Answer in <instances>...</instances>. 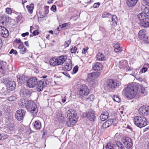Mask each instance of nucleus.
Returning a JSON list of instances; mask_svg holds the SVG:
<instances>
[{"mask_svg":"<svg viewBox=\"0 0 149 149\" xmlns=\"http://www.w3.org/2000/svg\"><path fill=\"white\" fill-rule=\"evenodd\" d=\"M139 85V84L138 83L128 84L127 87L124 90L126 97L130 99L134 97L137 93Z\"/></svg>","mask_w":149,"mask_h":149,"instance_id":"obj_1","label":"nucleus"},{"mask_svg":"<svg viewBox=\"0 0 149 149\" xmlns=\"http://www.w3.org/2000/svg\"><path fill=\"white\" fill-rule=\"evenodd\" d=\"M78 97L83 99L85 96H87L89 93V90L87 86L84 84L79 85L77 88Z\"/></svg>","mask_w":149,"mask_h":149,"instance_id":"obj_2","label":"nucleus"},{"mask_svg":"<svg viewBox=\"0 0 149 149\" xmlns=\"http://www.w3.org/2000/svg\"><path fill=\"white\" fill-rule=\"evenodd\" d=\"M147 122L146 118L143 116H136L134 117L133 119L134 124L140 128L146 126L147 124Z\"/></svg>","mask_w":149,"mask_h":149,"instance_id":"obj_3","label":"nucleus"},{"mask_svg":"<svg viewBox=\"0 0 149 149\" xmlns=\"http://www.w3.org/2000/svg\"><path fill=\"white\" fill-rule=\"evenodd\" d=\"M106 84V88L108 92L112 91L118 87L117 81L111 79L107 82Z\"/></svg>","mask_w":149,"mask_h":149,"instance_id":"obj_4","label":"nucleus"},{"mask_svg":"<svg viewBox=\"0 0 149 149\" xmlns=\"http://www.w3.org/2000/svg\"><path fill=\"white\" fill-rule=\"evenodd\" d=\"M37 81L38 79L36 77H31L27 81L26 86L29 88H33L37 85Z\"/></svg>","mask_w":149,"mask_h":149,"instance_id":"obj_5","label":"nucleus"},{"mask_svg":"<svg viewBox=\"0 0 149 149\" xmlns=\"http://www.w3.org/2000/svg\"><path fill=\"white\" fill-rule=\"evenodd\" d=\"M138 111L140 115L143 116L149 115V106L143 105L139 109Z\"/></svg>","mask_w":149,"mask_h":149,"instance_id":"obj_6","label":"nucleus"},{"mask_svg":"<svg viewBox=\"0 0 149 149\" xmlns=\"http://www.w3.org/2000/svg\"><path fill=\"white\" fill-rule=\"evenodd\" d=\"M122 142L127 148H130L132 145V140L128 137H124L122 139Z\"/></svg>","mask_w":149,"mask_h":149,"instance_id":"obj_7","label":"nucleus"},{"mask_svg":"<svg viewBox=\"0 0 149 149\" xmlns=\"http://www.w3.org/2000/svg\"><path fill=\"white\" fill-rule=\"evenodd\" d=\"M47 85V83L44 80L42 79L39 81H37V89L38 91L40 92L41 91L44 87Z\"/></svg>","mask_w":149,"mask_h":149,"instance_id":"obj_8","label":"nucleus"},{"mask_svg":"<svg viewBox=\"0 0 149 149\" xmlns=\"http://www.w3.org/2000/svg\"><path fill=\"white\" fill-rule=\"evenodd\" d=\"M86 116L90 120L94 121L96 119L95 111L90 110L86 113Z\"/></svg>","mask_w":149,"mask_h":149,"instance_id":"obj_9","label":"nucleus"},{"mask_svg":"<svg viewBox=\"0 0 149 149\" xmlns=\"http://www.w3.org/2000/svg\"><path fill=\"white\" fill-rule=\"evenodd\" d=\"M119 66L120 68L123 70H126L127 71L130 70L128 67V63L126 60H122L119 63Z\"/></svg>","mask_w":149,"mask_h":149,"instance_id":"obj_10","label":"nucleus"},{"mask_svg":"<svg viewBox=\"0 0 149 149\" xmlns=\"http://www.w3.org/2000/svg\"><path fill=\"white\" fill-rule=\"evenodd\" d=\"M25 111L23 109H19L17 111L15 116L16 119L19 121H20L23 118L24 116Z\"/></svg>","mask_w":149,"mask_h":149,"instance_id":"obj_11","label":"nucleus"},{"mask_svg":"<svg viewBox=\"0 0 149 149\" xmlns=\"http://www.w3.org/2000/svg\"><path fill=\"white\" fill-rule=\"evenodd\" d=\"M0 34L1 36L4 38H6L9 35L8 30L4 27L0 26Z\"/></svg>","mask_w":149,"mask_h":149,"instance_id":"obj_12","label":"nucleus"},{"mask_svg":"<svg viewBox=\"0 0 149 149\" xmlns=\"http://www.w3.org/2000/svg\"><path fill=\"white\" fill-rule=\"evenodd\" d=\"M146 31L144 29L140 30L138 33V37L140 39L145 41H147L148 37L146 35Z\"/></svg>","mask_w":149,"mask_h":149,"instance_id":"obj_13","label":"nucleus"},{"mask_svg":"<svg viewBox=\"0 0 149 149\" xmlns=\"http://www.w3.org/2000/svg\"><path fill=\"white\" fill-rule=\"evenodd\" d=\"M67 56L65 55H62L56 58L57 60V63L58 65H60L62 64L65 62L67 59Z\"/></svg>","mask_w":149,"mask_h":149,"instance_id":"obj_14","label":"nucleus"},{"mask_svg":"<svg viewBox=\"0 0 149 149\" xmlns=\"http://www.w3.org/2000/svg\"><path fill=\"white\" fill-rule=\"evenodd\" d=\"M7 89L9 90L13 91L15 89L16 87V83L13 81H10L7 84Z\"/></svg>","mask_w":149,"mask_h":149,"instance_id":"obj_15","label":"nucleus"},{"mask_svg":"<svg viewBox=\"0 0 149 149\" xmlns=\"http://www.w3.org/2000/svg\"><path fill=\"white\" fill-rule=\"evenodd\" d=\"M113 122H114L113 119H109L103 124L102 127L103 129L106 128L111 125Z\"/></svg>","mask_w":149,"mask_h":149,"instance_id":"obj_16","label":"nucleus"},{"mask_svg":"<svg viewBox=\"0 0 149 149\" xmlns=\"http://www.w3.org/2000/svg\"><path fill=\"white\" fill-rule=\"evenodd\" d=\"M100 74V72H93L88 74V78L93 79L98 77Z\"/></svg>","mask_w":149,"mask_h":149,"instance_id":"obj_17","label":"nucleus"},{"mask_svg":"<svg viewBox=\"0 0 149 149\" xmlns=\"http://www.w3.org/2000/svg\"><path fill=\"white\" fill-rule=\"evenodd\" d=\"M72 65L71 61L70 59L68 60V63H67L64 67L63 68V70L65 71H69L72 68Z\"/></svg>","mask_w":149,"mask_h":149,"instance_id":"obj_18","label":"nucleus"},{"mask_svg":"<svg viewBox=\"0 0 149 149\" xmlns=\"http://www.w3.org/2000/svg\"><path fill=\"white\" fill-rule=\"evenodd\" d=\"M27 111L30 113L33 117L36 116L38 111V109L36 105L32 107L31 109H29Z\"/></svg>","mask_w":149,"mask_h":149,"instance_id":"obj_19","label":"nucleus"},{"mask_svg":"<svg viewBox=\"0 0 149 149\" xmlns=\"http://www.w3.org/2000/svg\"><path fill=\"white\" fill-rule=\"evenodd\" d=\"M6 65V62L0 61V72L2 74L5 73V66Z\"/></svg>","mask_w":149,"mask_h":149,"instance_id":"obj_20","label":"nucleus"},{"mask_svg":"<svg viewBox=\"0 0 149 149\" xmlns=\"http://www.w3.org/2000/svg\"><path fill=\"white\" fill-rule=\"evenodd\" d=\"M102 64L98 62L95 63L93 67V70L97 71H100L102 70Z\"/></svg>","mask_w":149,"mask_h":149,"instance_id":"obj_21","label":"nucleus"},{"mask_svg":"<svg viewBox=\"0 0 149 149\" xmlns=\"http://www.w3.org/2000/svg\"><path fill=\"white\" fill-rule=\"evenodd\" d=\"M141 22H139L140 26L144 28L149 27V19H148Z\"/></svg>","mask_w":149,"mask_h":149,"instance_id":"obj_22","label":"nucleus"},{"mask_svg":"<svg viewBox=\"0 0 149 149\" xmlns=\"http://www.w3.org/2000/svg\"><path fill=\"white\" fill-rule=\"evenodd\" d=\"M26 78L25 76L22 75H18L17 77V81L19 84H22L26 81Z\"/></svg>","mask_w":149,"mask_h":149,"instance_id":"obj_23","label":"nucleus"},{"mask_svg":"<svg viewBox=\"0 0 149 149\" xmlns=\"http://www.w3.org/2000/svg\"><path fill=\"white\" fill-rule=\"evenodd\" d=\"M29 101L23 99H20L18 103L19 105L21 107L26 108Z\"/></svg>","mask_w":149,"mask_h":149,"instance_id":"obj_24","label":"nucleus"},{"mask_svg":"<svg viewBox=\"0 0 149 149\" xmlns=\"http://www.w3.org/2000/svg\"><path fill=\"white\" fill-rule=\"evenodd\" d=\"M109 115L108 112L107 111H103L100 117L101 120L102 121L105 120L108 118Z\"/></svg>","mask_w":149,"mask_h":149,"instance_id":"obj_25","label":"nucleus"},{"mask_svg":"<svg viewBox=\"0 0 149 149\" xmlns=\"http://www.w3.org/2000/svg\"><path fill=\"white\" fill-rule=\"evenodd\" d=\"M19 93L21 95H22L24 96H30V95L29 91L25 88L21 89L20 90Z\"/></svg>","mask_w":149,"mask_h":149,"instance_id":"obj_26","label":"nucleus"},{"mask_svg":"<svg viewBox=\"0 0 149 149\" xmlns=\"http://www.w3.org/2000/svg\"><path fill=\"white\" fill-rule=\"evenodd\" d=\"M76 123V121L74 119L70 118L67 121V125L68 127H72Z\"/></svg>","mask_w":149,"mask_h":149,"instance_id":"obj_27","label":"nucleus"},{"mask_svg":"<svg viewBox=\"0 0 149 149\" xmlns=\"http://www.w3.org/2000/svg\"><path fill=\"white\" fill-rule=\"evenodd\" d=\"M123 145L120 142L117 141L114 143V149H124Z\"/></svg>","mask_w":149,"mask_h":149,"instance_id":"obj_28","label":"nucleus"},{"mask_svg":"<svg viewBox=\"0 0 149 149\" xmlns=\"http://www.w3.org/2000/svg\"><path fill=\"white\" fill-rule=\"evenodd\" d=\"M9 21V17L5 15L0 17V22L2 24L8 23Z\"/></svg>","mask_w":149,"mask_h":149,"instance_id":"obj_29","label":"nucleus"},{"mask_svg":"<svg viewBox=\"0 0 149 149\" xmlns=\"http://www.w3.org/2000/svg\"><path fill=\"white\" fill-rule=\"evenodd\" d=\"M138 0H127L126 3L128 6H134Z\"/></svg>","mask_w":149,"mask_h":149,"instance_id":"obj_30","label":"nucleus"},{"mask_svg":"<svg viewBox=\"0 0 149 149\" xmlns=\"http://www.w3.org/2000/svg\"><path fill=\"white\" fill-rule=\"evenodd\" d=\"M36 105V103L33 101L29 100L27 103V106H26V109L27 110L30 109H31L32 107Z\"/></svg>","mask_w":149,"mask_h":149,"instance_id":"obj_31","label":"nucleus"},{"mask_svg":"<svg viewBox=\"0 0 149 149\" xmlns=\"http://www.w3.org/2000/svg\"><path fill=\"white\" fill-rule=\"evenodd\" d=\"M33 126L37 130H40L41 127V123L40 122L37 120L35 121L33 123Z\"/></svg>","mask_w":149,"mask_h":149,"instance_id":"obj_32","label":"nucleus"},{"mask_svg":"<svg viewBox=\"0 0 149 149\" xmlns=\"http://www.w3.org/2000/svg\"><path fill=\"white\" fill-rule=\"evenodd\" d=\"M57 62V60L56 58L53 57L51 58L50 60V64L53 66L58 65Z\"/></svg>","mask_w":149,"mask_h":149,"instance_id":"obj_33","label":"nucleus"},{"mask_svg":"<svg viewBox=\"0 0 149 149\" xmlns=\"http://www.w3.org/2000/svg\"><path fill=\"white\" fill-rule=\"evenodd\" d=\"M137 17L139 19L140 22H142V21L145 20V19H148L146 18L145 13H139L137 15Z\"/></svg>","mask_w":149,"mask_h":149,"instance_id":"obj_34","label":"nucleus"},{"mask_svg":"<svg viewBox=\"0 0 149 149\" xmlns=\"http://www.w3.org/2000/svg\"><path fill=\"white\" fill-rule=\"evenodd\" d=\"M112 21L111 24L115 26L117 24L118 19L117 16L115 15H113L111 17Z\"/></svg>","mask_w":149,"mask_h":149,"instance_id":"obj_35","label":"nucleus"},{"mask_svg":"<svg viewBox=\"0 0 149 149\" xmlns=\"http://www.w3.org/2000/svg\"><path fill=\"white\" fill-rule=\"evenodd\" d=\"M67 117H68L69 118L74 119V118L76 117V114H74V112L73 111L68 110L67 111Z\"/></svg>","mask_w":149,"mask_h":149,"instance_id":"obj_36","label":"nucleus"},{"mask_svg":"<svg viewBox=\"0 0 149 149\" xmlns=\"http://www.w3.org/2000/svg\"><path fill=\"white\" fill-rule=\"evenodd\" d=\"M26 8L28 9V11L30 13H32L34 8V4L31 3L29 5H27Z\"/></svg>","mask_w":149,"mask_h":149,"instance_id":"obj_37","label":"nucleus"},{"mask_svg":"<svg viewBox=\"0 0 149 149\" xmlns=\"http://www.w3.org/2000/svg\"><path fill=\"white\" fill-rule=\"evenodd\" d=\"M96 58L99 61H103L105 60V57L104 55L102 53H99L96 56Z\"/></svg>","mask_w":149,"mask_h":149,"instance_id":"obj_38","label":"nucleus"},{"mask_svg":"<svg viewBox=\"0 0 149 149\" xmlns=\"http://www.w3.org/2000/svg\"><path fill=\"white\" fill-rule=\"evenodd\" d=\"M119 45V43H117L115 46L114 51L116 52H120L122 50V48L120 47Z\"/></svg>","mask_w":149,"mask_h":149,"instance_id":"obj_39","label":"nucleus"},{"mask_svg":"<svg viewBox=\"0 0 149 149\" xmlns=\"http://www.w3.org/2000/svg\"><path fill=\"white\" fill-rule=\"evenodd\" d=\"M111 15L108 12H104L102 15L103 18H111Z\"/></svg>","mask_w":149,"mask_h":149,"instance_id":"obj_40","label":"nucleus"},{"mask_svg":"<svg viewBox=\"0 0 149 149\" xmlns=\"http://www.w3.org/2000/svg\"><path fill=\"white\" fill-rule=\"evenodd\" d=\"M105 148L106 149H114V143H108L106 146Z\"/></svg>","mask_w":149,"mask_h":149,"instance_id":"obj_41","label":"nucleus"},{"mask_svg":"<svg viewBox=\"0 0 149 149\" xmlns=\"http://www.w3.org/2000/svg\"><path fill=\"white\" fill-rule=\"evenodd\" d=\"M15 125L13 122L10 123L8 126V129L10 131L13 130L15 129Z\"/></svg>","mask_w":149,"mask_h":149,"instance_id":"obj_42","label":"nucleus"},{"mask_svg":"<svg viewBox=\"0 0 149 149\" xmlns=\"http://www.w3.org/2000/svg\"><path fill=\"white\" fill-rule=\"evenodd\" d=\"M142 11L145 13V14H148L149 15V9L146 7H143L141 8Z\"/></svg>","mask_w":149,"mask_h":149,"instance_id":"obj_43","label":"nucleus"},{"mask_svg":"<svg viewBox=\"0 0 149 149\" xmlns=\"http://www.w3.org/2000/svg\"><path fill=\"white\" fill-rule=\"evenodd\" d=\"M113 100L115 102H118L120 101V99L118 95H114L113 98Z\"/></svg>","mask_w":149,"mask_h":149,"instance_id":"obj_44","label":"nucleus"},{"mask_svg":"<svg viewBox=\"0 0 149 149\" xmlns=\"http://www.w3.org/2000/svg\"><path fill=\"white\" fill-rule=\"evenodd\" d=\"M1 140H5L8 138V136L7 134H1Z\"/></svg>","mask_w":149,"mask_h":149,"instance_id":"obj_45","label":"nucleus"},{"mask_svg":"<svg viewBox=\"0 0 149 149\" xmlns=\"http://www.w3.org/2000/svg\"><path fill=\"white\" fill-rule=\"evenodd\" d=\"M6 12L8 14H11L12 13L11 9L9 8H6Z\"/></svg>","mask_w":149,"mask_h":149,"instance_id":"obj_46","label":"nucleus"},{"mask_svg":"<svg viewBox=\"0 0 149 149\" xmlns=\"http://www.w3.org/2000/svg\"><path fill=\"white\" fill-rule=\"evenodd\" d=\"M94 99V96L93 95H91L90 96L86 99V100L91 101H93Z\"/></svg>","mask_w":149,"mask_h":149,"instance_id":"obj_47","label":"nucleus"},{"mask_svg":"<svg viewBox=\"0 0 149 149\" xmlns=\"http://www.w3.org/2000/svg\"><path fill=\"white\" fill-rule=\"evenodd\" d=\"M77 48L75 46L72 47L71 49V52L72 53H75L77 51Z\"/></svg>","mask_w":149,"mask_h":149,"instance_id":"obj_48","label":"nucleus"},{"mask_svg":"<svg viewBox=\"0 0 149 149\" xmlns=\"http://www.w3.org/2000/svg\"><path fill=\"white\" fill-rule=\"evenodd\" d=\"M25 46L24 45L23 42H22L20 44L19 46H18V48L21 49H23L25 48Z\"/></svg>","mask_w":149,"mask_h":149,"instance_id":"obj_49","label":"nucleus"},{"mask_svg":"<svg viewBox=\"0 0 149 149\" xmlns=\"http://www.w3.org/2000/svg\"><path fill=\"white\" fill-rule=\"evenodd\" d=\"M15 99V97L14 96H11L7 98V100L10 101H14Z\"/></svg>","mask_w":149,"mask_h":149,"instance_id":"obj_50","label":"nucleus"},{"mask_svg":"<svg viewBox=\"0 0 149 149\" xmlns=\"http://www.w3.org/2000/svg\"><path fill=\"white\" fill-rule=\"evenodd\" d=\"M27 50L26 49V48L25 47L23 49L20 50L19 52L20 54H24L26 52V51Z\"/></svg>","mask_w":149,"mask_h":149,"instance_id":"obj_51","label":"nucleus"},{"mask_svg":"<svg viewBox=\"0 0 149 149\" xmlns=\"http://www.w3.org/2000/svg\"><path fill=\"white\" fill-rule=\"evenodd\" d=\"M9 53L10 54H13L15 55H16L17 54V52L16 50H14L13 49H12L10 52Z\"/></svg>","mask_w":149,"mask_h":149,"instance_id":"obj_52","label":"nucleus"},{"mask_svg":"<svg viewBox=\"0 0 149 149\" xmlns=\"http://www.w3.org/2000/svg\"><path fill=\"white\" fill-rule=\"evenodd\" d=\"M70 24L69 23H67L63 24L61 25H60V26L62 28H64L67 26L70 25Z\"/></svg>","mask_w":149,"mask_h":149,"instance_id":"obj_53","label":"nucleus"},{"mask_svg":"<svg viewBox=\"0 0 149 149\" xmlns=\"http://www.w3.org/2000/svg\"><path fill=\"white\" fill-rule=\"evenodd\" d=\"M58 119L60 123H63L65 121L64 117L62 116L59 117Z\"/></svg>","mask_w":149,"mask_h":149,"instance_id":"obj_54","label":"nucleus"},{"mask_svg":"<svg viewBox=\"0 0 149 149\" xmlns=\"http://www.w3.org/2000/svg\"><path fill=\"white\" fill-rule=\"evenodd\" d=\"M78 70V67L77 66H75L73 70V72L74 74H75L77 72Z\"/></svg>","mask_w":149,"mask_h":149,"instance_id":"obj_55","label":"nucleus"},{"mask_svg":"<svg viewBox=\"0 0 149 149\" xmlns=\"http://www.w3.org/2000/svg\"><path fill=\"white\" fill-rule=\"evenodd\" d=\"M49 7L47 6H45L44 7V9L45 10V14H47L48 13V8Z\"/></svg>","mask_w":149,"mask_h":149,"instance_id":"obj_56","label":"nucleus"},{"mask_svg":"<svg viewBox=\"0 0 149 149\" xmlns=\"http://www.w3.org/2000/svg\"><path fill=\"white\" fill-rule=\"evenodd\" d=\"M51 10L53 12H55L56 10V7L55 5H53L51 7Z\"/></svg>","mask_w":149,"mask_h":149,"instance_id":"obj_57","label":"nucleus"},{"mask_svg":"<svg viewBox=\"0 0 149 149\" xmlns=\"http://www.w3.org/2000/svg\"><path fill=\"white\" fill-rule=\"evenodd\" d=\"M88 49V48H87V47L85 48H83L82 51V54H85L86 52H87V50Z\"/></svg>","mask_w":149,"mask_h":149,"instance_id":"obj_58","label":"nucleus"},{"mask_svg":"<svg viewBox=\"0 0 149 149\" xmlns=\"http://www.w3.org/2000/svg\"><path fill=\"white\" fill-rule=\"evenodd\" d=\"M100 5V3H96L94 4L93 6L94 8H97L99 7Z\"/></svg>","mask_w":149,"mask_h":149,"instance_id":"obj_59","label":"nucleus"},{"mask_svg":"<svg viewBox=\"0 0 149 149\" xmlns=\"http://www.w3.org/2000/svg\"><path fill=\"white\" fill-rule=\"evenodd\" d=\"M39 33L38 31L35 30L33 31L32 34L33 36H36L38 35L39 34Z\"/></svg>","mask_w":149,"mask_h":149,"instance_id":"obj_60","label":"nucleus"},{"mask_svg":"<svg viewBox=\"0 0 149 149\" xmlns=\"http://www.w3.org/2000/svg\"><path fill=\"white\" fill-rule=\"evenodd\" d=\"M148 70V69L146 67L143 68L141 71V72L142 73H145Z\"/></svg>","mask_w":149,"mask_h":149,"instance_id":"obj_61","label":"nucleus"},{"mask_svg":"<svg viewBox=\"0 0 149 149\" xmlns=\"http://www.w3.org/2000/svg\"><path fill=\"white\" fill-rule=\"evenodd\" d=\"M14 41H15L16 43H21L22 42L21 40L19 38L18 39L17 38H16L15 40H14Z\"/></svg>","mask_w":149,"mask_h":149,"instance_id":"obj_62","label":"nucleus"},{"mask_svg":"<svg viewBox=\"0 0 149 149\" xmlns=\"http://www.w3.org/2000/svg\"><path fill=\"white\" fill-rule=\"evenodd\" d=\"M29 35V33L28 32H26L25 33H23L22 34L21 36L23 37H25L26 36H28Z\"/></svg>","mask_w":149,"mask_h":149,"instance_id":"obj_63","label":"nucleus"},{"mask_svg":"<svg viewBox=\"0 0 149 149\" xmlns=\"http://www.w3.org/2000/svg\"><path fill=\"white\" fill-rule=\"evenodd\" d=\"M71 42V41H69V40L68 41V42H65L64 45L66 47H67L69 45L70 43Z\"/></svg>","mask_w":149,"mask_h":149,"instance_id":"obj_64","label":"nucleus"}]
</instances>
